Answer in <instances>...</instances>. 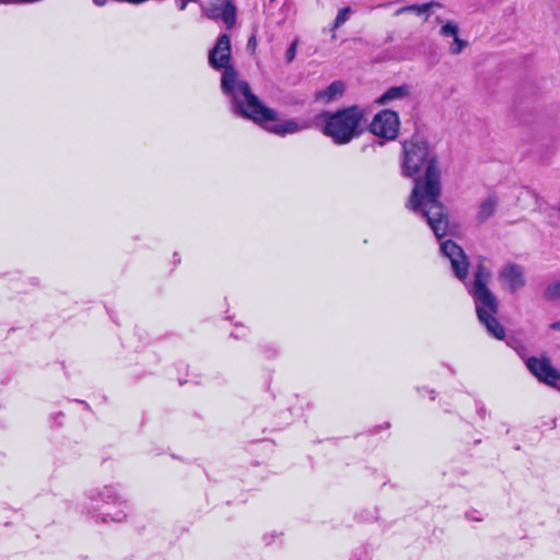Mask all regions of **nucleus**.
I'll list each match as a JSON object with an SVG mask.
<instances>
[{
	"label": "nucleus",
	"instance_id": "nucleus-1",
	"mask_svg": "<svg viewBox=\"0 0 560 560\" xmlns=\"http://www.w3.org/2000/svg\"><path fill=\"white\" fill-rule=\"evenodd\" d=\"M402 175L415 177L424 168V177L415 178L410 198L406 207L427 220L436 238L447 234L448 219L440 201L441 173L436 155L430 150L423 136L415 133L402 143Z\"/></svg>",
	"mask_w": 560,
	"mask_h": 560
},
{
	"label": "nucleus",
	"instance_id": "nucleus-2",
	"mask_svg": "<svg viewBox=\"0 0 560 560\" xmlns=\"http://www.w3.org/2000/svg\"><path fill=\"white\" fill-rule=\"evenodd\" d=\"M231 39L221 33L215 45L209 50L208 62L213 70H222L220 88L229 100L231 112L238 117L253 120L259 125L276 121L278 113L266 106L253 93L250 85L238 78V72L231 63Z\"/></svg>",
	"mask_w": 560,
	"mask_h": 560
},
{
	"label": "nucleus",
	"instance_id": "nucleus-3",
	"mask_svg": "<svg viewBox=\"0 0 560 560\" xmlns=\"http://www.w3.org/2000/svg\"><path fill=\"white\" fill-rule=\"evenodd\" d=\"M490 278V270L483 264H478L474 270V280L466 284V289L475 302L480 324L486 327L490 336L502 340L505 329L495 317L499 312V301L488 287Z\"/></svg>",
	"mask_w": 560,
	"mask_h": 560
},
{
	"label": "nucleus",
	"instance_id": "nucleus-4",
	"mask_svg": "<svg viewBox=\"0 0 560 560\" xmlns=\"http://www.w3.org/2000/svg\"><path fill=\"white\" fill-rule=\"evenodd\" d=\"M323 124L322 133L336 145H346L359 138L364 131L365 112L359 105L337 110H323L317 117Z\"/></svg>",
	"mask_w": 560,
	"mask_h": 560
},
{
	"label": "nucleus",
	"instance_id": "nucleus-5",
	"mask_svg": "<svg viewBox=\"0 0 560 560\" xmlns=\"http://www.w3.org/2000/svg\"><path fill=\"white\" fill-rule=\"evenodd\" d=\"M89 501L84 512L95 524L122 523L128 516V502L115 485L93 487L84 492Z\"/></svg>",
	"mask_w": 560,
	"mask_h": 560
},
{
	"label": "nucleus",
	"instance_id": "nucleus-6",
	"mask_svg": "<svg viewBox=\"0 0 560 560\" xmlns=\"http://www.w3.org/2000/svg\"><path fill=\"white\" fill-rule=\"evenodd\" d=\"M440 252L450 260L454 277L466 284L469 259L464 249L454 241L446 240L440 243Z\"/></svg>",
	"mask_w": 560,
	"mask_h": 560
},
{
	"label": "nucleus",
	"instance_id": "nucleus-7",
	"mask_svg": "<svg viewBox=\"0 0 560 560\" xmlns=\"http://www.w3.org/2000/svg\"><path fill=\"white\" fill-rule=\"evenodd\" d=\"M399 116L393 109H383L377 113L370 124V131L384 141L395 140L399 131Z\"/></svg>",
	"mask_w": 560,
	"mask_h": 560
},
{
	"label": "nucleus",
	"instance_id": "nucleus-8",
	"mask_svg": "<svg viewBox=\"0 0 560 560\" xmlns=\"http://www.w3.org/2000/svg\"><path fill=\"white\" fill-rule=\"evenodd\" d=\"M201 9L208 19L222 21L229 30L236 23V7L233 0H209Z\"/></svg>",
	"mask_w": 560,
	"mask_h": 560
},
{
	"label": "nucleus",
	"instance_id": "nucleus-9",
	"mask_svg": "<svg viewBox=\"0 0 560 560\" xmlns=\"http://www.w3.org/2000/svg\"><path fill=\"white\" fill-rule=\"evenodd\" d=\"M528 371L541 383L556 388L560 381V371L550 362L549 358L530 357L526 360Z\"/></svg>",
	"mask_w": 560,
	"mask_h": 560
},
{
	"label": "nucleus",
	"instance_id": "nucleus-10",
	"mask_svg": "<svg viewBox=\"0 0 560 560\" xmlns=\"http://www.w3.org/2000/svg\"><path fill=\"white\" fill-rule=\"evenodd\" d=\"M498 279L508 284L510 293H516L525 287V269L522 265L508 262L499 271Z\"/></svg>",
	"mask_w": 560,
	"mask_h": 560
},
{
	"label": "nucleus",
	"instance_id": "nucleus-11",
	"mask_svg": "<svg viewBox=\"0 0 560 560\" xmlns=\"http://www.w3.org/2000/svg\"><path fill=\"white\" fill-rule=\"evenodd\" d=\"M308 125L305 121L298 119H287L278 124L266 126V130L270 133L279 137H285L288 135H294L302 130H305Z\"/></svg>",
	"mask_w": 560,
	"mask_h": 560
},
{
	"label": "nucleus",
	"instance_id": "nucleus-12",
	"mask_svg": "<svg viewBox=\"0 0 560 560\" xmlns=\"http://www.w3.org/2000/svg\"><path fill=\"white\" fill-rule=\"evenodd\" d=\"M345 92V84L342 81L336 80L331 82L326 89L317 91L315 94L316 101L330 103L337 97L341 96Z\"/></svg>",
	"mask_w": 560,
	"mask_h": 560
},
{
	"label": "nucleus",
	"instance_id": "nucleus-13",
	"mask_svg": "<svg viewBox=\"0 0 560 560\" xmlns=\"http://www.w3.org/2000/svg\"><path fill=\"white\" fill-rule=\"evenodd\" d=\"M409 92L410 88L407 84L392 86L376 100V103L380 105H385L395 100H402L409 95Z\"/></svg>",
	"mask_w": 560,
	"mask_h": 560
},
{
	"label": "nucleus",
	"instance_id": "nucleus-14",
	"mask_svg": "<svg viewBox=\"0 0 560 560\" xmlns=\"http://www.w3.org/2000/svg\"><path fill=\"white\" fill-rule=\"evenodd\" d=\"M497 205V197L494 195L488 196L479 206L477 220L482 223L491 218L495 212Z\"/></svg>",
	"mask_w": 560,
	"mask_h": 560
},
{
	"label": "nucleus",
	"instance_id": "nucleus-15",
	"mask_svg": "<svg viewBox=\"0 0 560 560\" xmlns=\"http://www.w3.org/2000/svg\"><path fill=\"white\" fill-rule=\"evenodd\" d=\"M441 4L439 2H428V3H423V4H410V5H406V7H402L400 9H398L396 11V15H400L402 13H406V12H416L417 14H427V18L429 16L430 14V11L433 7H440Z\"/></svg>",
	"mask_w": 560,
	"mask_h": 560
},
{
	"label": "nucleus",
	"instance_id": "nucleus-16",
	"mask_svg": "<svg viewBox=\"0 0 560 560\" xmlns=\"http://www.w3.org/2000/svg\"><path fill=\"white\" fill-rule=\"evenodd\" d=\"M544 298L547 301H555L560 299V278L546 287Z\"/></svg>",
	"mask_w": 560,
	"mask_h": 560
},
{
	"label": "nucleus",
	"instance_id": "nucleus-17",
	"mask_svg": "<svg viewBox=\"0 0 560 560\" xmlns=\"http://www.w3.org/2000/svg\"><path fill=\"white\" fill-rule=\"evenodd\" d=\"M260 352L266 359H275L280 354V349L275 343L260 346Z\"/></svg>",
	"mask_w": 560,
	"mask_h": 560
},
{
	"label": "nucleus",
	"instance_id": "nucleus-18",
	"mask_svg": "<svg viewBox=\"0 0 560 560\" xmlns=\"http://www.w3.org/2000/svg\"><path fill=\"white\" fill-rule=\"evenodd\" d=\"M349 560H370L369 548L364 545H361L358 548L353 549Z\"/></svg>",
	"mask_w": 560,
	"mask_h": 560
},
{
	"label": "nucleus",
	"instance_id": "nucleus-19",
	"mask_svg": "<svg viewBox=\"0 0 560 560\" xmlns=\"http://www.w3.org/2000/svg\"><path fill=\"white\" fill-rule=\"evenodd\" d=\"M350 13H351L350 7L341 8L338 11L337 16L334 21V28H339L341 25H343L346 23V21L349 19Z\"/></svg>",
	"mask_w": 560,
	"mask_h": 560
},
{
	"label": "nucleus",
	"instance_id": "nucleus-20",
	"mask_svg": "<svg viewBox=\"0 0 560 560\" xmlns=\"http://www.w3.org/2000/svg\"><path fill=\"white\" fill-rule=\"evenodd\" d=\"M441 35L444 37H456L458 35V26L456 23L448 21L441 27Z\"/></svg>",
	"mask_w": 560,
	"mask_h": 560
},
{
	"label": "nucleus",
	"instance_id": "nucleus-21",
	"mask_svg": "<svg viewBox=\"0 0 560 560\" xmlns=\"http://www.w3.org/2000/svg\"><path fill=\"white\" fill-rule=\"evenodd\" d=\"M453 44L450 46V51L454 55L460 54L462 50L466 47L467 42L460 39L458 35L453 37Z\"/></svg>",
	"mask_w": 560,
	"mask_h": 560
},
{
	"label": "nucleus",
	"instance_id": "nucleus-22",
	"mask_svg": "<svg viewBox=\"0 0 560 560\" xmlns=\"http://www.w3.org/2000/svg\"><path fill=\"white\" fill-rule=\"evenodd\" d=\"M298 45H299V39L295 38L291 44L290 46L288 47L287 51H285V61L288 63L292 62L296 56V48H298Z\"/></svg>",
	"mask_w": 560,
	"mask_h": 560
},
{
	"label": "nucleus",
	"instance_id": "nucleus-23",
	"mask_svg": "<svg viewBox=\"0 0 560 560\" xmlns=\"http://www.w3.org/2000/svg\"><path fill=\"white\" fill-rule=\"evenodd\" d=\"M475 407H476V412H477V415L479 416L480 419L483 420L488 416H490V412L488 411L486 405L481 400L476 399L475 400Z\"/></svg>",
	"mask_w": 560,
	"mask_h": 560
},
{
	"label": "nucleus",
	"instance_id": "nucleus-24",
	"mask_svg": "<svg viewBox=\"0 0 560 560\" xmlns=\"http://www.w3.org/2000/svg\"><path fill=\"white\" fill-rule=\"evenodd\" d=\"M357 517L360 521H363V522L378 520L377 511L376 510H374V511H363L360 514H357Z\"/></svg>",
	"mask_w": 560,
	"mask_h": 560
},
{
	"label": "nucleus",
	"instance_id": "nucleus-25",
	"mask_svg": "<svg viewBox=\"0 0 560 560\" xmlns=\"http://www.w3.org/2000/svg\"><path fill=\"white\" fill-rule=\"evenodd\" d=\"M477 511L476 510H471V511H467L465 513V518L469 522H481V517L477 516Z\"/></svg>",
	"mask_w": 560,
	"mask_h": 560
},
{
	"label": "nucleus",
	"instance_id": "nucleus-26",
	"mask_svg": "<svg viewBox=\"0 0 560 560\" xmlns=\"http://www.w3.org/2000/svg\"><path fill=\"white\" fill-rule=\"evenodd\" d=\"M278 535L276 534V532L267 533L262 536V541L266 546H269L275 541Z\"/></svg>",
	"mask_w": 560,
	"mask_h": 560
},
{
	"label": "nucleus",
	"instance_id": "nucleus-27",
	"mask_svg": "<svg viewBox=\"0 0 560 560\" xmlns=\"http://www.w3.org/2000/svg\"><path fill=\"white\" fill-rule=\"evenodd\" d=\"M417 390L420 395L431 394L430 399L431 400L435 399V390L434 389H430L429 387L423 386V387H418Z\"/></svg>",
	"mask_w": 560,
	"mask_h": 560
},
{
	"label": "nucleus",
	"instance_id": "nucleus-28",
	"mask_svg": "<svg viewBox=\"0 0 560 560\" xmlns=\"http://www.w3.org/2000/svg\"><path fill=\"white\" fill-rule=\"evenodd\" d=\"M234 339H241L247 336V329L245 327H241L240 331H232L230 335Z\"/></svg>",
	"mask_w": 560,
	"mask_h": 560
},
{
	"label": "nucleus",
	"instance_id": "nucleus-29",
	"mask_svg": "<svg viewBox=\"0 0 560 560\" xmlns=\"http://www.w3.org/2000/svg\"><path fill=\"white\" fill-rule=\"evenodd\" d=\"M195 1L196 0H179V1H177V8H178V10L184 11L186 9L188 2H195Z\"/></svg>",
	"mask_w": 560,
	"mask_h": 560
},
{
	"label": "nucleus",
	"instance_id": "nucleus-30",
	"mask_svg": "<svg viewBox=\"0 0 560 560\" xmlns=\"http://www.w3.org/2000/svg\"><path fill=\"white\" fill-rule=\"evenodd\" d=\"M550 328H551L552 330L560 331V320H557V322L552 323V324L550 325Z\"/></svg>",
	"mask_w": 560,
	"mask_h": 560
},
{
	"label": "nucleus",
	"instance_id": "nucleus-31",
	"mask_svg": "<svg viewBox=\"0 0 560 560\" xmlns=\"http://www.w3.org/2000/svg\"><path fill=\"white\" fill-rule=\"evenodd\" d=\"M255 46H256V38H255V36H252L248 39L247 47L250 48V47H255Z\"/></svg>",
	"mask_w": 560,
	"mask_h": 560
},
{
	"label": "nucleus",
	"instance_id": "nucleus-32",
	"mask_svg": "<svg viewBox=\"0 0 560 560\" xmlns=\"http://www.w3.org/2000/svg\"><path fill=\"white\" fill-rule=\"evenodd\" d=\"M390 427V424L388 422L377 427L374 429L375 432H377L378 430H383V429H388Z\"/></svg>",
	"mask_w": 560,
	"mask_h": 560
},
{
	"label": "nucleus",
	"instance_id": "nucleus-33",
	"mask_svg": "<svg viewBox=\"0 0 560 560\" xmlns=\"http://www.w3.org/2000/svg\"><path fill=\"white\" fill-rule=\"evenodd\" d=\"M1 3H20L18 0H0Z\"/></svg>",
	"mask_w": 560,
	"mask_h": 560
},
{
	"label": "nucleus",
	"instance_id": "nucleus-34",
	"mask_svg": "<svg viewBox=\"0 0 560 560\" xmlns=\"http://www.w3.org/2000/svg\"><path fill=\"white\" fill-rule=\"evenodd\" d=\"M75 401L79 404H82L86 409H90V406L86 401H84V400H75Z\"/></svg>",
	"mask_w": 560,
	"mask_h": 560
},
{
	"label": "nucleus",
	"instance_id": "nucleus-35",
	"mask_svg": "<svg viewBox=\"0 0 560 560\" xmlns=\"http://www.w3.org/2000/svg\"><path fill=\"white\" fill-rule=\"evenodd\" d=\"M32 282H33L34 284H38V283H39L38 278H34Z\"/></svg>",
	"mask_w": 560,
	"mask_h": 560
},
{
	"label": "nucleus",
	"instance_id": "nucleus-36",
	"mask_svg": "<svg viewBox=\"0 0 560 560\" xmlns=\"http://www.w3.org/2000/svg\"><path fill=\"white\" fill-rule=\"evenodd\" d=\"M450 370V373L454 374L455 373V370L453 368H448Z\"/></svg>",
	"mask_w": 560,
	"mask_h": 560
},
{
	"label": "nucleus",
	"instance_id": "nucleus-37",
	"mask_svg": "<svg viewBox=\"0 0 560 560\" xmlns=\"http://www.w3.org/2000/svg\"><path fill=\"white\" fill-rule=\"evenodd\" d=\"M62 416H63V413H62V412H59V413L57 415V419H60V417H62Z\"/></svg>",
	"mask_w": 560,
	"mask_h": 560
},
{
	"label": "nucleus",
	"instance_id": "nucleus-38",
	"mask_svg": "<svg viewBox=\"0 0 560 560\" xmlns=\"http://www.w3.org/2000/svg\"><path fill=\"white\" fill-rule=\"evenodd\" d=\"M62 416H63V413H62V412H59V413L57 415V419H60V417H62Z\"/></svg>",
	"mask_w": 560,
	"mask_h": 560
},
{
	"label": "nucleus",
	"instance_id": "nucleus-39",
	"mask_svg": "<svg viewBox=\"0 0 560 560\" xmlns=\"http://www.w3.org/2000/svg\"><path fill=\"white\" fill-rule=\"evenodd\" d=\"M556 389L560 390V381H559L558 386L556 387Z\"/></svg>",
	"mask_w": 560,
	"mask_h": 560
},
{
	"label": "nucleus",
	"instance_id": "nucleus-40",
	"mask_svg": "<svg viewBox=\"0 0 560 560\" xmlns=\"http://www.w3.org/2000/svg\"><path fill=\"white\" fill-rule=\"evenodd\" d=\"M275 1H276V0H269V3H272V2H275Z\"/></svg>",
	"mask_w": 560,
	"mask_h": 560
}]
</instances>
